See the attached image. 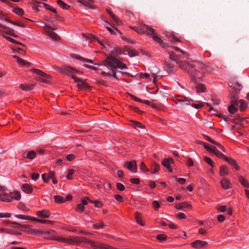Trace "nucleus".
Segmentation results:
<instances>
[{
    "label": "nucleus",
    "mask_w": 249,
    "mask_h": 249,
    "mask_svg": "<svg viewBox=\"0 0 249 249\" xmlns=\"http://www.w3.org/2000/svg\"><path fill=\"white\" fill-rule=\"evenodd\" d=\"M228 110L230 113L234 114L237 110V108L232 105H230L228 107Z\"/></svg>",
    "instance_id": "3c124183"
},
{
    "label": "nucleus",
    "mask_w": 249,
    "mask_h": 249,
    "mask_svg": "<svg viewBox=\"0 0 249 249\" xmlns=\"http://www.w3.org/2000/svg\"><path fill=\"white\" fill-rule=\"evenodd\" d=\"M54 223V221L50 220L41 219L40 223L47 224L49 225H53Z\"/></svg>",
    "instance_id": "13d9d810"
},
{
    "label": "nucleus",
    "mask_w": 249,
    "mask_h": 249,
    "mask_svg": "<svg viewBox=\"0 0 249 249\" xmlns=\"http://www.w3.org/2000/svg\"><path fill=\"white\" fill-rule=\"evenodd\" d=\"M169 53L170 59L172 61H175L177 63L181 58L179 55L176 54L174 52H170Z\"/></svg>",
    "instance_id": "a878e982"
},
{
    "label": "nucleus",
    "mask_w": 249,
    "mask_h": 249,
    "mask_svg": "<svg viewBox=\"0 0 249 249\" xmlns=\"http://www.w3.org/2000/svg\"><path fill=\"white\" fill-rule=\"evenodd\" d=\"M0 231L1 232H5V233H7L8 234H15V235L21 234V233H20V232L15 231L11 229H6V228H0Z\"/></svg>",
    "instance_id": "bb28decb"
},
{
    "label": "nucleus",
    "mask_w": 249,
    "mask_h": 249,
    "mask_svg": "<svg viewBox=\"0 0 249 249\" xmlns=\"http://www.w3.org/2000/svg\"><path fill=\"white\" fill-rule=\"evenodd\" d=\"M110 17L112 18V19L114 21L115 23L111 24L110 23V26H111L112 28H113L115 30L118 31L120 34H122V33L119 31L116 27V25H119L122 24L121 21L116 17L114 14H113L111 11L109 13Z\"/></svg>",
    "instance_id": "f8f14e48"
},
{
    "label": "nucleus",
    "mask_w": 249,
    "mask_h": 249,
    "mask_svg": "<svg viewBox=\"0 0 249 249\" xmlns=\"http://www.w3.org/2000/svg\"><path fill=\"white\" fill-rule=\"evenodd\" d=\"M54 201L57 203H63L65 202L67 200H71L72 199L71 195H67L65 198L60 196H53Z\"/></svg>",
    "instance_id": "ddd939ff"
},
{
    "label": "nucleus",
    "mask_w": 249,
    "mask_h": 249,
    "mask_svg": "<svg viewBox=\"0 0 249 249\" xmlns=\"http://www.w3.org/2000/svg\"><path fill=\"white\" fill-rule=\"evenodd\" d=\"M173 159L171 158L164 159L162 162V165L166 168L168 169V171L170 172H172V169L170 168V164L173 163Z\"/></svg>",
    "instance_id": "b1692460"
},
{
    "label": "nucleus",
    "mask_w": 249,
    "mask_h": 249,
    "mask_svg": "<svg viewBox=\"0 0 249 249\" xmlns=\"http://www.w3.org/2000/svg\"><path fill=\"white\" fill-rule=\"evenodd\" d=\"M196 88L197 92H203L206 90V87L203 84H196Z\"/></svg>",
    "instance_id": "c9c22d12"
},
{
    "label": "nucleus",
    "mask_w": 249,
    "mask_h": 249,
    "mask_svg": "<svg viewBox=\"0 0 249 249\" xmlns=\"http://www.w3.org/2000/svg\"><path fill=\"white\" fill-rule=\"evenodd\" d=\"M75 158V156L74 154H69L66 156L67 160L69 161H71L74 160Z\"/></svg>",
    "instance_id": "052dcab7"
},
{
    "label": "nucleus",
    "mask_w": 249,
    "mask_h": 249,
    "mask_svg": "<svg viewBox=\"0 0 249 249\" xmlns=\"http://www.w3.org/2000/svg\"><path fill=\"white\" fill-rule=\"evenodd\" d=\"M75 171L73 169H70L68 171V174L67 175V178L68 179H71L72 178V175L74 173Z\"/></svg>",
    "instance_id": "09e8293b"
},
{
    "label": "nucleus",
    "mask_w": 249,
    "mask_h": 249,
    "mask_svg": "<svg viewBox=\"0 0 249 249\" xmlns=\"http://www.w3.org/2000/svg\"><path fill=\"white\" fill-rule=\"evenodd\" d=\"M87 241V238L82 236H71L67 238V244L69 245H79Z\"/></svg>",
    "instance_id": "0eeeda50"
},
{
    "label": "nucleus",
    "mask_w": 249,
    "mask_h": 249,
    "mask_svg": "<svg viewBox=\"0 0 249 249\" xmlns=\"http://www.w3.org/2000/svg\"><path fill=\"white\" fill-rule=\"evenodd\" d=\"M3 36L7 41H9V42H10L11 43L17 44L21 45L23 47H25V45L24 44H23L22 43L18 42V41H17L16 40L14 39V38H12L9 36Z\"/></svg>",
    "instance_id": "f704fd0d"
},
{
    "label": "nucleus",
    "mask_w": 249,
    "mask_h": 249,
    "mask_svg": "<svg viewBox=\"0 0 249 249\" xmlns=\"http://www.w3.org/2000/svg\"><path fill=\"white\" fill-rule=\"evenodd\" d=\"M224 160H226L229 164L235 167L236 170L239 169V167L237 166V163L234 160L227 158L226 157Z\"/></svg>",
    "instance_id": "7c9ffc66"
},
{
    "label": "nucleus",
    "mask_w": 249,
    "mask_h": 249,
    "mask_svg": "<svg viewBox=\"0 0 249 249\" xmlns=\"http://www.w3.org/2000/svg\"><path fill=\"white\" fill-rule=\"evenodd\" d=\"M135 218H136L137 222L138 224H140L142 226L144 225V224L141 221V217L140 216V213H136Z\"/></svg>",
    "instance_id": "8fccbe9b"
},
{
    "label": "nucleus",
    "mask_w": 249,
    "mask_h": 249,
    "mask_svg": "<svg viewBox=\"0 0 249 249\" xmlns=\"http://www.w3.org/2000/svg\"><path fill=\"white\" fill-rule=\"evenodd\" d=\"M186 164L189 167L193 166L194 165V161H193V160L190 158H188L187 159V160L186 161Z\"/></svg>",
    "instance_id": "e2e57ef3"
},
{
    "label": "nucleus",
    "mask_w": 249,
    "mask_h": 249,
    "mask_svg": "<svg viewBox=\"0 0 249 249\" xmlns=\"http://www.w3.org/2000/svg\"><path fill=\"white\" fill-rule=\"evenodd\" d=\"M220 185L221 187L225 189L228 190L231 187V184L230 180L226 178H223L220 180Z\"/></svg>",
    "instance_id": "4468645a"
},
{
    "label": "nucleus",
    "mask_w": 249,
    "mask_h": 249,
    "mask_svg": "<svg viewBox=\"0 0 249 249\" xmlns=\"http://www.w3.org/2000/svg\"><path fill=\"white\" fill-rule=\"evenodd\" d=\"M50 240H55L59 241L61 243H67V238L64 237H56V238H49Z\"/></svg>",
    "instance_id": "37998d69"
},
{
    "label": "nucleus",
    "mask_w": 249,
    "mask_h": 249,
    "mask_svg": "<svg viewBox=\"0 0 249 249\" xmlns=\"http://www.w3.org/2000/svg\"><path fill=\"white\" fill-rule=\"evenodd\" d=\"M117 189L121 191H123L124 189V186L121 183H117L116 184Z\"/></svg>",
    "instance_id": "680f3d73"
},
{
    "label": "nucleus",
    "mask_w": 249,
    "mask_h": 249,
    "mask_svg": "<svg viewBox=\"0 0 249 249\" xmlns=\"http://www.w3.org/2000/svg\"><path fill=\"white\" fill-rule=\"evenodd\" d=\"M153 206L155 209V210L157 211L159 209V208L160 207V203L158 201H154L152 202Z\"/></svg>",
    "instance_id": "bf43d9fd"
},
{
    "label": "nucleus",
    "mask_w": 249,
    "mask_h": 249,
    "mask_svg": "<svg viewBox=\"0 0 249 249\" xmlns=\"http://www.w3.org/2000/svg\"><path fill=\"white\" fill-rule=\"evenodd\" d=\"M176 208L177 209L181 210L183 208H191L192 206L191 205L188 204L185 202H183L179 204H178L176 206Z\"/></svg>",
    "instance_id": "c85d7f7f"
},
{
    "label": "nucleus",
    "mask_w": 249,
    "mask_h": 249,
    "mask_svg": "<svg viewBox=\"0 0 249 249\" xmlns=\"http://www.w3.org/2000/svg\"><path fill=\"white\" fill-rule=\"evenodd\" d=\"M11 215H12L11 213H0V218H3V217L9 218L11 216Z\"/></svg>",
    "instance_id": "4d7b16f0"
},
{
    "label": "nucleus",
    "mask_w": 249,
    "mask_h": 249,
    "mask_svg": "<svg viewBox=\"0 0 249 249\" xmlns=\"http://www.w3.org/2000/svg\"><path fill=\"white\" fill-rule=\"evenodd\" d=\"M191 105L192 107H195L196 109H198L203 106L204 103L200 102L199 104H192Z\"/></svg>",
    "instance_id": "6e6d98bb"
},
{
    "label": "nucleus",
    "mask_w": 249,
    "mask_h": 249,
    "mask_svg": "<svg viewBox=\"0 0 249 249\" xmlns=\"http://www.w3.org/2000/svg\"><path fill=\"white\" fill-rule=\"evenodd\" d=\"M132 125H133L135 128H143L144 126L140 123L137 121H132Z\"/></svg>",
    "instance_id": "a18cd8bd"
},
{
    "label": "nucleus",
    "mask_w": 249,
    "mask_h": 249,
    "mask_svg": "<svg viewBox=\"0 0 249 249\" xmlns=\"http://www.w3.org/2000/svg\"><path fill=\"white\" fill-rule=\"evenodd\" d=\"M158 240L160 241H163L166 239V236L165 234H158L157 236Z\"/></svg>",
    "instance_id": "864d4df0"
},
{
    "label": "nucleus",
    "mask_w": 249,
    "mask_h": 249,
    "mask_svg": "<svg viewBox=\"0 0 249 249\" xmlns=\"http://www.w3.org/2000/svg\"><path fill=\"white\" fill-rule=\"evenodd\" d=\"M15 216L17 218H18L19 219H24V220H30L33 221H36L38 223H40L41 219H38L34 217L28 216V215H25L23 214H16Z\"/></svg>",
    "instance_id": "dca6fc26"
},
{
    "label": "nucleus",
    "mask_w": 249,
    "mask_h": 249,
    "mask_svg": "<svg viewBox=\"0 0 249 249\" xmlns=\"http://www.w3.org/2000/svg\"><path fill=\"white\" fill-rule=\"evenodd\" d=\"M177 64L178 65L179 68L187 71L191 75L193 80L195 81L196 77L201 78V76L199 75L200 72L195 69V65L185 61H179L177 62Z\"/></svg>",
    "instance_id": "f03ea898"
},
{
    "label": "nucleus",
    "mask_w": 249,
    "mask_h": 249,
    "mask_svg": "<svg viewBox=\"0 0 249 249\" xmlns=\"http://www.w3.org/2000/svg\"><path fill=\"white\" fill-rule=\"evenodd\" d=\"M13 57L14 58L17 59L16 60V62L19 65L24 66V65H27L29 66L30 65V62H27L25 60L21 59V58H20L18 55H13Z\"/></svg>",
    "instance_id": "5701e85b"
},
{
    "label": "nucleus",
    "mask_w": 249,
    "mask_h": 249,
    "mask_svg": "<svg viewBox=\"0 0 249 249\" xmlns=\"http://www.w3.org/2000/svg\"><path fill=\"white\" fill-rule=\"evenodd\" d=\"M164 34L167 37L171 38V41H172L173 43L179 41V39L176 37L172 33L166 32L164 33Z\"/></svg>",
    "instance_id": "2f4dec72"
},
{
    "label": "nucleus",
    "mask_w": 249,
    "mask_h": 249,
    "mask_svg": "<svg viewBox=\"0 0 249 249\" xmlns=\"http://www.w3.org/2000/svg\"><path fill=\"white\" fill-rule=\"evenodd\" d=\"M215 156L217 157L221 158L225 160L226 159V156H225L223 154H222L220 151L217 150L216 151L215 153H214Z\"/></svg>",
    "instance_id": "5fc2aeb1"
},
{
    "label": "nucleus",
    "mask_w": 249,
    "mask_h": 249,
    "mask_svg": "<svg viewBox=\"0 0 249 249\" xmlns=\"http://www.w3.org/2000/svg\"><path fill=\"white\" fill-rule=\"evenodd\" d=\"M160 169V166L156 163H153L151 167V173L155 174Z\"/></svg>",
    "instance_id": "79ce46f5"
},
{
    "label": "nucleus",
    "mask_w": 249,
    "mask_h": 249,
    "mask_svg": "<svg viewBox=\"0 0 249 249\" xmlns=\"http://www.w3.org/2000/svg\"><path fill=\"white\" fill-rule=\"evenodd\" d=\"M34 85L28 84H21L19 85V88L22 90L29 91L33 89Z\"/></svg>",
    "instance_id": "393cba45"
},
{
    "label": "nucleus",
    "mask_w": 249,
    "mask_h": 249,
    "mask_svg": "<svg viewBox=\"0 0 249 249\" xmlns=\"http://www.w3.org/2000/svg\"><path fill=\"white\" fill-rule=\"evenodd\" d=\"M239 181L240 183L245 188L249 187V184L248 182L242 176H239L238 178Z\"/></svg>",
    "instance_id": "72a5a7b5"
},
{
    "label": "nucleus",
    "mask_w": 249,
    "mask_h": 249,
    "mask_svg": "<svg viewBox=\"0 0 249 249\" xmlns=\"http://www.w3.org/2000/svg\"><path fill=\"white\" fill-rule=\"evenodd\" d=\"M39 177L38 173H32L31 175V178L34 180H36Z\"/></svg>",
    "instance_id": "69168bd1"
},
{
    "label": "nucleus",
    "mask_w": 249,
    "mask_h": 249,
    "mask_svg": "<svg viewBox=\"0 0 249 249\" xmlns=\"http://www.w3.org/2000/svg\"><path fill=\"white\" fill-rule=\"evenodd\" d=\"M31 71L32 72L39 76V77L36 79L38 81L43 83H48L49 82V79L51 78L50 75L46 74L43 71L38 69H32Z\"/></svg>",
    "instance_id": "423d86ee"
},
{
    "label": "nucleus",
    "mask_w": 249,
    "mask_h": 249,
    "mask_svg": "<svg viewBox=\"0 0 249 249\" xmlns=\"http://www.w3.org/2000/svg\"><path fill=\"white\" fill-rule=\"evenodd\" d=\"M173 100L178 107L181 108H184L186 106L190 105V102L193 101V100L189 97H183L180 95H178L174 98Z\"/></svg>",
    "instance_id": "39448f33"
},
{
    "label": "nucleus",
    "mask_w": 249,
    "mask_h": 249,
    "mask_svg": "<svg viewBox=\"0 0 249 249\" xmlns=\"http://www.w3.org/2000/svg\"><path fill=\"white\" fill-rule=\"evenodd\" d=\"M21 188L23 192L27 194H31L33 191L32 186L27 183L23 184Z\"/></svg>",
    "instance_id": "4be33fe9"
},
{
    "label": "nucleus",
    "mask_w": 249,
    "mask_h": 249,
    "mask_svg": "<svg viewBox=\"0 0 249 249\" xmlns=\"http://www.w3.org/2000/svg\"><path fill=\"white\" fill-rule=\"evenodd\" d=\"M110 54L111 58H119V56L122 54V50L118 47H115L110 52Z\"/></svg>",
    "instance_id": "f3484780"
},
{
    "label": "nucleus",
    "mask_w": 249,
    "mask_h": 249,
    "mask_svg": "<svg viewBox=\"0 0 249 249\" xmlns=\"http://www.w3.org/2000/svg\"><path fill=\"white\" fill-rule=\"evenodd\" d=\"M75 210L77 212L82 213L85 210V207L80 203L76 206Z\"/></svg>",
    "instance_id": "a19ab883"
},
{
    "label": "nucleus",
    "mask_w": 249,
    "mask_h": 249,
    "mask_svg": "<svg viewBox=\"0 0 249 249\" xmlns=\"http://www.w3.org/2000/svg\"><path fill=\"white\" fill-rule=\"evenodd\" d=\"M239 103L240 104L239 107L241 111H244L245 108L247 107V104L243 100H239Z\"/></svg>",
    "instance_id": "4c0bfd02"
},
{
    "label": "nucleus",
    "mask_w": 249,
    "mask_h": 249,
    "mask_svg": "<svg viewBox=\"0 0 249 249\" xmlns=\"http://www.w3.org/2000/svg\"><path fill=\"white\" fill-rule=\"evenodd\" d=\"M207 244L206 241L201 240H196L191 243V245L193 248H200L204 247Z\"/></svg>",
    "instance_id": "aec40b11"
},
{
    "label": "nucleus",
    "mask_w": 249,
    "mask_h": 249,
    "mask_svg": "<svg viewBox=\"0 0 249 249\" xmlns=\"http://www.w3.org/2000/svg\"><path fill=\"white\" fill-rule=\"evenodd\" d=\"M80 82L81 83H79L77 85V87L79 89H90V86L85 81L82 80V82Z\"/></svg>",
    "instance_id": "cd10ccee"
},
{
    "label": "nucleus",
    "mask_w": 249,
    "mask_h": 249,
    "mask_svg": "<svg viewBox=\"0 0 249 249\" xmlns=\"http://www.w3.org/2000/svg\"><path fill=\"white\" fill-rule=\"evenodd\" d=\"M85 243L89 245L93 249H109L107 245L104 243L93 241L87 238Z\"/></svg>",
    "instance_id": "1a4fd4ad"
},
{
    "label": "nucleus",
    "mask_w": 249,
    "mask_h": 249,
    "mask_svg": "<svg viewBox=\"0 0 249 249\" xmlns=\"http://www.w3.org/2000/svg\"><path fill=\"white\" fill-rule=\"evenodd\" d=\"M36 155V152L34 150L30 151L28 152H24L23 154V157L25 158H26L28 160H32Z\"/></svg>",
    "instance_id": "6ab92c4d"
},
{
    "label": "nucleus",
    "mask_w": 249,
    "mask_h": 249,
    "mask_svg": "<svg viewBox=\"0 0 249 249\" xmlns=\"http://www.w3.org/2000/svg\"><path fill=\"white\" fill-rule=\"evenodd\" d=\"M105 227L104 223L103 221H100L98 223L94 224L92 225V227L95 230H99L100 229H103Z\"/></svg>",
    "instance_id": "e433bc0d"
},
{
    "label": "nucleus",
    "mask_w": 249,
    "mask_h": 249,
    "mask_svg": "<svg viewBox=\"0 0 249 249\" xmlns=\"http://www.w3.org/2000/svg\"><path fill=\"white\" fill-rule=\"evenodd\" d=\"M219 174L221 176H224L228 175V168L225 166H221L220 168Z\"/></svg>",
    "instance_id": "c756f323"
},
{
    "label": "nucleus",
    "mask_w": 249,
    "mask_h": 249,
    "mask_svg": "<svg viewBox=\"0 0 249 249\" xmlns=\"http://www.w3.org/2000/svg\"><path fill=\"white\" fill-rule=\"evenodd\" d=\"M57 4L64 10H68L70 8V6L61 0H57Z\"/></svg>",
    "instance_id": "473e14b6"
},
{
    "label": "nucleus",
    "mask_w": 249,
    "mask_h": 249,
    "mask_svg": "<svg viewBox=\"0 0 249 249\" xmlns=\"http://www.w3.org/2000/svg\"><path fill=\"white\" fill-rule=\"evenodd\" d=\"M77 2L82 4L85 6H87L91 9H94L93 4L94 3L93 0H77Z\"/></svg>",
    "instance_id": "412c9836"
},
{
    "label": "nucleus",
    "mask_w": 249,
    "mask_h": 249,
    "mask_svg": "<svg viewBox=\"0 0 249 249\" xmlns=\"http://www.w3.org/2000/svg\"><path fill=\"white\" fill-rule=\"evenodd\" d=\"M118 69H127L126 65L123 63L118 58H111L110 54V77H112L116 80H118L117 73H120L123 75H128L126 72L118 71Z\"/></svg>",
    "instance_id": "f257e3e1"
},
{
    "label": "nucleus",
    "mask_w": 249,
    "mask_h": 249,
    "mask_svg": "<svg viewBox=\"0 0 249 249\" xmlns=\"http://www.w3.org/2000/svg\"><path fill=\"white\" fill-rule=\"evenodd\" d=\"M126 51H127L128 54L130 56H134L138 54V52L134 50L131 48H127Z\"/></svg>",
    "instance_id": "58836bf2"
},
{
    "label": "nucleus",
    "mask_w": 249,
    "mask_h": 249,
    "mask_svg": "<svg viewBox=\"0 0 249 249\" xmlns=\"http://www.w3.org/2000/svg\"><path fill=\"white\" fill-rule=\"evenodd\" d=\"M58 69L59 70V71L66 75H68L69 73H71L73 70H75V68L70 66H65L63 68Z\"/></svg>",
    "instance_id": "a211bd4d"
},
{
    "label": "nucleus",
    "mask_w": 249,
    "mask_h": 249,
    "mask_svg": "<svg viewBox=\"0 0 249 249\" xmlns=\"http://www.w3.org/2000/svg\"><path fill=\"white\" fill-rule=\"evenodd\" d=\"M0 27H1L4 29H9V31L6 32V34L8 35H10V33H13L14 32V29L9 28L8 27H6V26H5L4 25H3L2 24L0 23Z\"/></svg>",
    "instance_id": "603ef678"
},
{
    "label": "nucleus",
    "mask_w": 249,
    "mask_h": 249,
    "mask_svg": "<svg viewBox=\"0 0 249 249\" xmlns=\"http://www.w3.org/2000/svg\"><path fill=\"white\" fill-rule=\"evenodd\" d=\"M203 160L206 163L209 164L211 166H212V167H214V164L213 161L210 158L207 156H204Z\"/></svg>",
    "instance_id": "c03bdc74"
},
{
    "label": "nucleus",
    "mask_w": 249,
    "mask_h": 249,
    "mask_svg": "<svg viewBox=\"0 0 249 249\" xmlns=\"http://www.w3.org/2000/svg\"><path fill=\"white\" fill-rule=\"evenodd\" d=\"M136 31L139 34H143L147 31V35L152 36L154 41L158 42L162 47H164V44L162 40L154 34V29L149 26L146 24L142 25L138 28V30H136Z\"/></svg>",
    "instance_id": "7ed1b4c3"
},
{
    "label": "nucleus",
    "mask_w": 249,
    "mask_h": 249,
    "mask_svg": "<svg viewBox=\"0 0 249 249\" xmlns=\"http://www.w3.org/2000/svg\"><path fill=\"white\" fill-rule=\"evenodd\" d=\"M21 198L20 193L17 191H15L13 192L9 193L5 192H1L0 193V201L4 202H11L14 199L19 200Z\"/></svg>",
    "instance_id": "20e7f679"
},
{
    "label": "nucleus",
    "mask_w": 249,
    "mask_h": 249,
    "mask_svg": "<svg viewBox=\"0 0 249 249\" xmlns=\"http://www.w3.org/2000/svg\"><path fill=\"white\" fill-rule=\"evenodd\" d=\"M13 12L18 16H22L24 14V11L22 9L17 7L13 10Z\"/></svg>",
    "instance_id": "ea45409f"
},
{
    "label": "nucleus",
    "mask_w": 249,
    "mask_h": 249,
    "mask_svg": "<svg viewBox=\"0 0 249 249\" xmlns=\"http://www.w3.org/2000/svg\"><path fill=\"white\" fill-rule=\"evenodd\" d=\"M44 30L50 37L54 40H58L60 39V37L53 31V29L45 23Z\"/></svg>",
    "instance_id": "9d476101"
},
{
    "label": "nucleus",
    "mask_w": 249,
    "mask_h": 249,
    "mask_svg": "<svg viewBox=\"0 0 249 249\" xmlns=\"http://www.w3.org/2000/svg\"><path fill=\"white\" fill-rule=\"evenodd\" d=\"M84 67H85L87 68H88L89 69L93 70V71H98V70L101 71V70L100 69H98L96 67H94L93 66H90V65H89L88 64H84Z\"/></svg>",
    "instance_id": "0e129e2a"
},
{
    "label": "nucleus",
    "mask_w": 249,
    "mask_h": 249,
    "mask_svg": "<svg viewBox=\"0 0 249 249\" xmlns=\"http://www.w3.org/2000/svg\"><path fill=\"white\" fill-rule=\"evenodd\" d=\"M230 87H232L233 89H234L235 90H240L242 89V86L240 84H239L238 82H236L234 84H232L231 86L230 85Z\"/></svg>",
    "instance_id": "de8ad7c7"
},
{
    "label": "nucleus",
    "mask_w": 249,
    "mask_h": 249,
    "mask_svg": "<svg viewBox=\"0 0 249 249\" xmlns=\"http://www.w3.org/2000/svg\"><path fill=\"white\" fill-rule=\"evenodd\" d=\"M174 66L170 63H166V68L167 71H171L172 69L174 68Z\"/></svg>",
    "instance_id": "338daca9"
},
{
    "label": "nucleus",
    "mask_w": 249,
    "mask_h": 249,
    "mask_svg": "<svg viewBox=\"0 0 249 249\" xmlns=\"http://www.w3.org/2000/svg\"><path fill=\"white\" fill-rule=\"evenodd\" d=\"M76 59L79 60L80 61H82L84 62H89L91 64H93L94 65H97L98 66H100L101 65H103L107 67V68H109V56H107L106 59L103 61L102 63V64L99 63H94L93 61L91 59H88L84 58L81 56H76Z\"/></svg>",
    "instance_id": "6e6552de"
},
{
    "label": "nucleus",
    "mask_w": 249,
    "mask_h": 249,
    "mask_svg": "<svg viewBox=\"0 0 249 249\" xmlns=\"http://www.w3.org/2000/svg\"><path fill=\"white\" fill-rule=\"evenodd\" d=\"M124 166L132 172L136 173L137 171V163L135 160L126 161L124 163Z\"/></svg>",
    "instance_id": "9b49d317"
},
{
    "label": "nucleus",
    "mask_w": 249,
    "mask_h": 249,
    "mask_svg": "<svg viewBox=\"0 0 249 249\" xmlns=\"http://www.w3.org/2000/svg\"><path fill=\"white\" fill-rule=\"evenodd\" d=\"M177 217L180 219L186 218V215L182 213H178L177 215Z\"/></svg>",
    "instance_id": "774afa93"
},
{
    "label": "nucleus",
    "mask_w": 249,
    "mask_h": 249,
    "mask_svg": "<svg viewBox=\"0 0 249 249\" xmlns=\"http://www.w3.org/2000/svg\"><path fill=\"white\" fill-rule=\"evenodd\" d=\"M36 215L42 218H47L50 217L51 213L49 210L43 209L41 211H37Z\"/></svg>",
    "instance_id": "2eb2a0df"
},
{
    "label": "nucleus",
    "mask_w": 249,
    "mask_h": 249,
    "mask_svg": "<svg viewBox=\"0 0 249 249\" xmlns=\"http://www.w3.org/2000/svg\"><path fill=\"white\" fill-rule=\"evenodd\" d=\"M231 105H232L233 107H237L238 106V104H239V102L237 101L234 98L233 96H231Z\"/></svg>",
    "instance_id": "49530a36"
}]
</instances>
